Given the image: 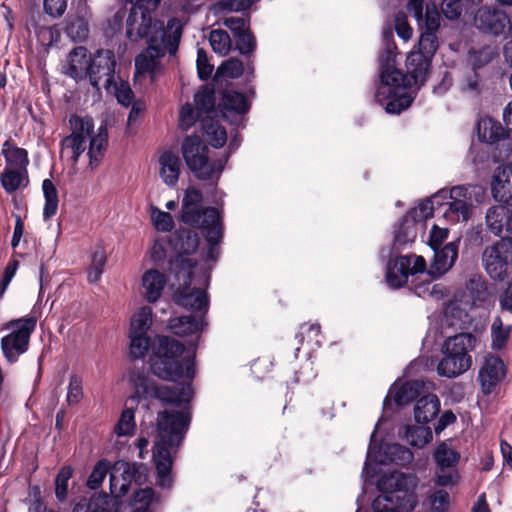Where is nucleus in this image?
<instances>
[{
  "instance_id": "obj_52",
  "label": "nucleus",
  "mask_w": 512,
  "mask_h": 512,
  "mask_svg": "<svg viewBox=\"0 0 512 512\" xmlns=\"http://www.w3.org/2000/svg\"><path fill=\"white\" fill-rule=\"evenodd\" d=\"M73 470L70 466L60 469L55 480V495L59 501H64L68 492V481L72 477Z\"/></svg>"
},
{
  "instance_id": "obj_34",
  "label": "nucleus",
  "mask_w": 512,
  "mask_h": 512,
  "mask_svg": "<svg viewBox=\"0 0 512 512\" xmlns=\"http://www.w3.org/2000/svg\"><path fill=\"white\" fill-rule=\"evenodd\" d=\"M415 221L404 216L401 222L394 229L392 251H399L414 242L417 237Z\"/></svg>"
},
{
  "instance_id": "obj_58",
  "label": "nucleus",
  "mask_w": 512,
  "mask_h": 512,
  "mask_svg": "<svg viewBox=\"0 0 512 512\" xmlns=\"http://www.w3.org/2000/svg\"><path fill=\"white\" fill-rule=\"evenodd\" d=\"M196 64L199 78L201 80L210 78L213 72V65L209 63L207 53L202 48H198L197 50Z\"/></svg>"
},
{
  "instance_id": "obj_40",
  "label": "nucleus",
  "mask_w": 512,
  "mask_h": 512,
  "mask_svg": "<svg viewBox=\"0 0 512 512\" xmlns=\"http://www.w3.org/2000/svg\"><path fill=\"white\" fill-rule=\"evenodd\" d=\"M510 331V326H504L501 317H495L491 325V348L496 351L502 350L507 344Z\"/></svg>"
},
{
  "instance_id": "obj_37",
  "label": "nucleus",
  "mask_w": 512,
  "mask_h": 512,
  "mask_svg": "<svg viewBox=\"0 0 512 512\" xmlns=\"http://www.w3.org/2000/svg\"><path fill=\"white\" fill-rule=\"evenodd\" d=\"M42 190L44 194L45 204L43 207L44 219L53 217L58 210V192L50 179H45L42 182Z\"/></svg>"
},
{
  "instance_id": "obj_60",
  "label": "nucleus",
  "mask_w": 512,
  "mask_h": 512,
  "mask_svg": "<svg viewBox=\"0 0 512 512\" xmlns=\"http://www.w3.org/2000/svg\"><path fill=\"white\" fill-rule=\"evenodd\" d=\"M169 246V239H156L150 249V259L153 263L158 264L163 262L167 257V247Z\"/></svg>"
},
{
  "instance_id": "obj_17",
  "label": "nucleus",
  "mask_w": 512,
  "mask_h": 512,
  "mask_svg": "<svg viewBox=\"0 0 512 512\" xmlns=\"http://www.w3.org/2000/svg\"><path fill=\"white\" fill-rule=\"evenodd\" d=\"M474 26L483 33L507 37L512 31L510 16L496 7L483 6L474 14Z\"/></svg>"
},
{
  "instance_id": "obj_24",
  "label": "nucleus",
  "mask_w": 512,
  "mask_h": 512,
  "mask_svg": "<svg viewBox=\"0 0 512 512\" xmlns=\"http://www.w3.org/2000/svg\"><path fill=\"white\" fill-rule=\"evenodd\" d=\"M433 251L434 257L427 275L432 276V278H440L455 264L458 258V242H449Z\"/></svg>"
},
{
  "instance_id": "obj_54",
  "label": "nucleus",
  "mask_w": 512,
  "mask_h": 512,
  "mask_svg": "<svg viewBox=\"0 0 512 512\" xmlns=\"http://www.w3.org/2000/svg\"><path fill=\"white\" fill-rule=\"evenodd\" d=\"M244 72L243 63L236 58H230L224 61L217 69V74L224 77L235 79L240 77Z\"/></svg>"
},
{
  "instance_id": "obj_31",
  "label": "nucleus",
  "mask_w": 512,
  "mask_h": 512,
  "mask_svg": "<svg viewBox=\"0 0 512 512\" xmlns=\"http://www.w3.org/2000/svg\"><path fill=\"white\" fill-rule=\"evenodd\" d=\"M1 155L4 157L8 169H19L26 171L29 165L28 152L26 149L14 145L10 139L2 145Z\"/></svg>"
},
{
  "instance_id": "obj_44",
  "label": "nucleus",
  "mask_w": 512,
  "mask_h": 512,
  "mask_svg": "<svg viewBox=\"0 0 512 512\" xmlns=\"http://www.w3.org/2000/svg\"><path fill=\"white\" fill-rule=\"evenodd\" d=\"M136 428L135 411L132 408H126L122 411L121 416L114 428L117 436H130Z\"/></svg>"
},
{
  "instance_id": "obj_19",
  "label": "nucleus",
  "mask_w": 512,
  "mask_h": 512,
  "mask_svg": "<svg viewBox=\"0 0 512 512\" xmlns=\"http://www.w3.org/2000/svg\"><path fill=\"white\" fill-rule=\"evenodd\" d=\"M507 368L500 356L487 354L479 368L477 380L484 395L495 393L506 377Z\"/></svg>"
},
{
  "instance_id": "obj_36",
  "label": "nucleus",
  "mask_w": 512,
  "mask_h": 512,
  "mask_svg": "<svg viewBox=\"0 0 512 512\" xmlns=\"http://www.w3.org/2000/svg\"><path fill=\"white\" fill-rule=\"evenodd\" d=\"M0 183L2 188L9 194L17 191L21 187H25L28 183V171L19 169L5 168L0 173Z\"/></svg>"
},
{
  "instance_id": "obj_50",
  "label": "nucleus",
  "mask_w": 512,
  "mask_h": 512,
  "mask_svg": "<svg viewBox=\"0 0 512 512\" xmlns=\"http://www.w3.org/2000/svg\"><path fill=\"white\" fill-rule=\"evenodd\" d=\"M435 210L438 209L434 206L433 201L427 198L421 201L418 207L410 209L405 216L413 219L415 224H417L418 221H423L431 217Z\"/></svg>"
},
{
  "instance_id": "obj_33",
  "label": "nucleus",
  "mask_w": 512,
  "mask_h": 512,
  "mask_svg": "<svg viewBox=\"0 0 512 512\" xmlns=\"http://www.w3.org/2000/svg\"><path fill=\"white\" fill-rule=\"evenodd\" d=\"M398 434L403 440L416 448H423L433 438L431 429L424 425H403L399 428Z\"/></svg>"
},
{
  "instance_id": "obj_53",
  "label": "nucleus",
  "mask_w": 512,
  "mask_h": 512,
  "mask_svg": "<svg viewBox=\"0 0 512 512\" xmlns=\"http://www.w3.org/2000/svg\"><path fill=\"white\" fill-rule=\"evenodd\" d=\"M320 325L319 324H302L299 332L296 334V340L299 344H302L307 338V343L315 346H320Z\"/></svg>"
},
{
  "instance_id": "obj_28",
  "label": "nucleus",
  "mask_w": 512,
  "mask_h": 512,
  "mask_svg": "<svg viewBox=\"0 0 512 512\" xmlns=\"http://www.w3.org/2000/svg\"><path fill=\"white\" fill-rule=\"evenodd\" d=\"M159 166L162 181L169 187H175L182 167L179 156L171 151H165L159 156Z\"/></svg>"
},
{
  "instance_id": "obj_27",
  "label": "nucleus",
  "mask_w": 512,
  "mask_h": 512,
  "mask_svg": "<svg viewBox=\"0 0 512 512\" xmlns=\"http://www.w3.org/2000/svg\"><path fill=\"white\" fill-rule=\"evenodd\" d=\"M166 285V274L157 269L151 268L142 274V295L149 303H156L161 298Z\"/></svg>"
},
{
  "instance_id": "obj_21",
  "label": "nucleus",
  "mask_w": 512,
  "mask_h": 512,
  "mask_svg": "<svg viewBox=\"0 0 512 512\" xmlns=\"http://www.w3.org/2000/svg\"><path fill=\"white\" fill-rule=\"evenodd\" d=\"M470 186L459 185L449 190V202L443 211V216L451 222L467 221L472 213V197Z\"/></svg>"
},
{
  "instance_id": "obj_6",
  "label": "nucleus",
  "mask_w": 512,
  "mask_h": 512,
  "mask_svg": "<svg viewBox=\"0 0 512 512\" xmlns=\"http://www.w3.org/2000/svg\"><path fill=\"white\" fill-rule=\"evenodd\" d=\"M181 152L186 165L200 180H218L228 162L230 153L214 158L208 155V147L199 136L183 139Z\"/></svg>"
},
{
  "instance_id": "obj_57",
  "label": "nucleus",
  "mask_w": 512,
  "mask_h": 512,
  "mask_svg": "<svg viewBox=\"0 0 512 512\" xmlns=\"http://www.w3.org/2000/svg\"><path fill=\"white\" fill-rule=\"evenodd\" d=\"M440 26V14L438 10L432 6H426L425 14L423 15L422 29L425 32H434L438 30Z\"/></svg>"
},
{
  "instance_id": "obj_2",
  "label": "nucleus",
  "mask_w": 512,
  "mask_h": 512,
  "mask_svg": "<svg viewBox=\"0 0 512 512\" xmlns=\"http://www.w3.org/2000/svg\"><path fill=\"white\" fill-rule=\"evenodd\" d=\"M383 49L379 54V84L375 101L388 114H400L408 109L415 93L426 80L432 59L439 47L436 33L422 31L417 50L407 56L408 73L396 67V50L393 30L390 26L382 32Z\"/></svg>"
},
{
  "instance_id": "obj_47",
  "label": "nucleus",
  "mask_w": 512,
  "mask_h": 512,
  "mask_svg": "<svg viewBox=\"0 0 512 512\" xmlns=\"http://www.w3.org/2000/svg\"><path fill=\"white\" fill-rule=\"evenodd\" d=\"M205 117L202 113H200L196 108L186 103L181 107L180 115H179V127L182 130H188L191 128L198 120L202 122V118Z\"/></svg>"
},
{
  "instance_id": "obj_8",
  "label": "nucleus",
  "mask_w": 512,
  "mask_h": 512,
  "mask_svg": "<svg viewBox=\"0 0 512 512\" xmlns=\"http://www.w3.org/2000/svg\"><path fill=\"white\" fill-rule=\"evenodd\" d=\"M200 244L198 234L189 229H179L169 237V247L175 256L169 260V271L176 281L188 279L197 264L192 255Z\"/></svg>"
},
{
  "instance_id": "obj_61",
  "label": "nucleus",
  "mask_w": 512,
  "mask_h": 512,
  "mask_svg": "<svg viewBox=\"0 0 512 512\" xmlns=\"http://www.w3.org/2000/svg\"><path fill=\"white\" fill-rule=\"evenodd\" d=\"M464 0H446L442 5V12L449 20L458 19L464 10Z\"/></svg>"
},
{
  "instance_id": "obj_30",
  "label": "nucleus",
  "mask_w": 512,
  "mask_h": 512,
  "mask_svg": "<svg viewBox=\"0 0 512 512\" xmlns=\"http://www.w3.org/2000/svg\"><path fill=\"white\" fill-rule=\"evenodd\" d=\"M440 411V401L434 394H426L417 399L414 417L417 423L427 424L434 420Z\"/></svg>"
},
{
  "instance_id": "obj_16",
  "label": "nucleus",
  "mask_w": 512,
  "mask_h": 512,
  "mask_svg": "<svg viewBox=\"0 0 512 512\" xmlns=\"http://www.w3.org/2000/svg\"><path fill=\"white\" fill-rule=\"evenodd\" d=\"M460 458V453L447 442H441L436 446L433 459L436 463V484L438 486L447 487L457 483L459 475L455 467Z\"/></svg>"
},
{
  "instance_id": "obj_32",
  "label": "nucleus",
  "mask_w": 512,
  "mask_h": 512,
  "mask_svg": "<svg viewBox=\"0 0 512 512\" xmlns=\"http://www.w3.org/2000/svg\"><path fill=\"white\" fill-rule=\"evenodd\" d=\"M497 183L493 187V197L496 201L512 204V163L504 166L501 173L494 176Z\"/></svg>"
},
{
  "instance_id": "obj_63",
  "label": "nucleus",
  "mask_w": 512,
  "mask_h": 512,
  "mask_svg": "<svg viewBox=\"0 0 512 512\" xmlns=\"http://www.w3.org/2000/svg\"><path fill=\"white\" fill-rule=\"evenodd\" d=\"M448 234L449 230L447 228H441L437 225H434L430 232L428 245L432 250L441 248L443 242L447 239Z\"/></svg>"
},
{
  "instance_id": "obj_45",
  "label": "nucleus",
  "mask_w": 512,
  "mask_h": 512,
  "mask_svg": "<svg viewBox=\"0 0 512 512\" xmlns=\"http://www.w3.org/2000/svg\"><path fill=\"white\" fill-rule=\"evenodd\" d=\"M135 508L133 512H151L150 506L159 499L155 498L154 490L150 487L139 489L134 493Z\"/></svg>"
},
{
  "instance_id": "obj_48",
  "label": "nucleus",
  "mask_w": 512,
  "mask_h": 512,
  "mask_svg": "<svg viewBox=\"0 0 512 512\" xmlns=\"http://www.w3.org/2000/svg\"><path fill=\"white\" fill-rule=\"evenodd\" d=\"M83 398V381L77 374H72L69 377L67 387L66 402L68 405H76Z\"/></svg>"
},
{
  "instance_id": "obj_29",
  "label": "nucleus",
  "mask_w": 512,
  "mask_h": 512,
  "mask_svg": "<svg viewBox=\"0 0 512 512\" xmlns=\"http://www.w3.org/2000/svg\"><path fill=\"white\" fill-rule=\"evenodd\" d=\"M424 382L420 380L407 381L400 386H393L390 388L389 393H393L394 402L397 406H404L409 404L418 397L423 396Z\"/></svg>"
},
{
  "instance_id": "obj_49",
  "label": "nucleus",
  "mask_w": 512,
  "mask_h": 512,
  "mask_svg": "<svg viewBox=\"0 0 512 512\" xmlns=\"http://www.w3.org/2000/svg\"><path fill=\"white\" fill-rule=\"evenodd\" d=\"M235 45L236 49L245 56H249L256 49V40L253 34L250 32L249 28L236 34Z\"/></svg>"
},
{
  "instance_id": "obj_38",
  "label": "nucleus",
  "mask_w": 512,
  "mask_h": 512,
  "mask_svg": "<svg viewBox=\"0 0 512 512\" xmlns=\"http://www.w3.org/2000/svg\"><path fill=\"white\" fill-rule=\"evenodd\" d=\"M466 289L474 303H485L490 298L488 283L482 276H472L466 283Z\"/></svg>"
},
{
  "instance_id": "obj_10",
  "label": "nucleus",
  "mask_w": 512,
  "mask_h": 512,
  "mask_svg": "<svg viewBox=\"0 0 512 512\" xmlns=\"http://www.w3.org/2000/svg\"><path fill=\"white\" fill-rule=\"evenodd\" d=\"M132 4L126 19V36L133 42L150 39L158 29H166L162 21H153L151 11L155 10L161 0H127Z\"/></svg>"
},
{
  "instance_id": "obj_46",
  "label": "nucleus",
  "mask_w": 512,
  "mask_h": 512,
  "mask_svg": "<svg viewBox=\"0 0 512 512\" xmlns=\"http://www.w3.org/2000/svg\"><path fill=\"white\" fill-rule=\"evenodd\" d=\"M88 32L87 22L80 17L70 20L65 27L66 35L74 42L85 40Z\"/></svg>"
},
{
  "instance_id": "obj_39",
  "label": "nucleus",
  "mask_w": 512,
  "mask_h": 512,
  "mask_svg": "<svg viewBox=\"0 0 512 512\" xmlns=\"http://www.w3.org/2000/svg\"><path fill=\"white\" fill-rule=\"evenodd\" d=\"M152 325V308L143 306L132 316L129 334H147Z\"/></svg>"
},
{
  "instance_id": "obj_26",
  "label": "nucleus",
  "mask_w": 512,
  "mask_h": 512,
  "mask_svg": "<svg viewBox=\"0 0 512 512\" xmlns=\"http://www.w3.org/2000/svg\"><path fill=\"white\" fill-rule=\"evenodd\" d=\"M208 326L206 315H184L169 320V330L177 336L200 335Z\"/></svg>"
},
{
  "instance_id": "obj_5",
  "label": "nucleus",
  "mask_w": 512,
  "mask_h": 512,
  "mask_svg": "<svg viewBox=\"0 0 512 512\" xmlns=\"http://www.w3.org/2000/svg\"><path fill=\"white\" fill-rule=\"evenodd\" d=\"M181 36L182 24L177 18L169 19L166 29L155 30L147 41L145 52L135 58V79L149 74L153 81L159 60L167 53L172 56L177 53Z\"/></svg>"
},
{
  "instance_id": "obj_62",
  "label": "nucleus",
  "mask_w": 512,
  "mask_h": 512,
  "mask_svg": "<svg viewBox=\"0 0 512 512\" xmlns=\"http://www.w3.org/2000/svg\"><path fill=\"white\" fill-rule=\"evenodd\" d=\"M43 7L46 14L53 18H59L66 11L67 0H44Z\"/></svg>"
},
{
  "instance_id": "obj_56",
  "label": "nucleus",
  "mask_w": 512,
  "mask_h": 512,
  "mask_svg": "<svg viewBox=\"0 0 512 512\" xmlns=\"http://www.w3.org/2000/svg\"><path fill=\"white\" fill-rule=\"evenodd\" d=\"M433 512H447L450 504V495L445 490H436L429 496Z\"/></svg>"
},
{
  "instance_id": "obj_64",
  "label": "nucleus",
  "mask_w": 512,
  "mask_h": 512,
  "mask_svg": "<svg viewBox=\"0 0 512 512\" xmlns=\"http://www.w3.org/2000/svg\"><path fill=\"white\" fill-rule=\"evenodd\" d=\"M73 512H109L98 500L83 499L75 505Z\"/></svg>"
},
{
  "instance_id": "obj_51",
  "label": "nucleus",
  "mask_w": 512,
  "mask_h": 512,
  "mask_svg": "<svg viewBox=\"0 0 512 512\" xmlns=\"http://www.w3.org/2000/svg\"><path fill=\"white\" fill-rule=\"evenodd\" d=\"M113 91L114 95L119 104L124 107H129L134 100V93L130 87V84L126 81H120L117 83L114 80V84L109 92Z\"/></svg>"
},
{
  "instance_id": "obj_43",
  "label": "nucleus",
  "mask_w": 512,
  "mask_h": 512,
  "mask_svg": "<svg viewBox=\"0 0 512 512\" xmlns=\"http://www.w3.org/2000/svg\"><path fill=\"white\" fill-rule=\"evenodd\" d=\"M111 465L107 459L99 460L87 480V487L96 490L101 487L106 475L110 474Z\"/></svg>"
},
{
  "instance_id": "obj_15",
  "label": "nucleus",
  "mask_w": 512,
  "mask_h": 512,
  "mask_svg": "<svg viewBox=\"0 0 512 512\" xmlns=\"http://www.w3.org/2000/svg\"><path fill=\"white\" fill-rule=\"evenodd\" d=\"M145 466L141 463H129L125 460L116 461L110 470V492L120 498L126 495L132 483L141 485L145 480Z\"/></svg>"
},
{
  "instance_id": "obj_1",
  "label": "nucleus",
  "mask_w": 512,
  "mask_h": 512,
  "mask_svg": "<svg viewBox=\"0 0 512 512\" xmlns=\"http://www.w3.org/2000/svg\"><path fill=\"white\" fill-rule=\"evenodd\" d=\"M129 354L131 358L143 359L152 349L151 369L153 373L167 381L185 378L191 381L195 376L194 357L181 359L185 347L169 336H157L152 343L147 334H129ZM129 383L137 399L159 400L162 404L183 407V411H162L157 415L158 439L153 447V461L157 472V486L170 489L173 485L172 453L182 444L189 429L191 414L186 408L194 392L190 382L176 384L173 388L157 385L144 370H133Z\"/></svg>"
},
{
  "instance_id": "obj_20",
  "label": "nucleus",
  "mask_w": 512,
  "mask_h": 512,
  "mask_svg": "<svg viewBox=\"0 0 512 512\" xmlns=\"http://www.w3.org/2000/svg\"><path fill=\"white\" fill-rule=\"evenodd\" d=\"M193 273L186 279L181 278L178 282L179 287L174 293V302L186 309L199 311L206 315L209 309V298L204 288L191 287Z\"/></svg>"
},
{
  "instance_id": "obj_41",
  "label": "nucleus",
  "mask_w": 512,
  "mask_h": 512,
  "mask_svg": "<svg viewBox=\"0 0 512 512\" xmlns=\"http://www.w3.org/2000/svg\"><path fill=\"white\" fill-rule=\"evenodd\" d=\"M209 43L213 51L220 56H226L232 47L229 34L222 29H215L210 32Z\"/></svg>"
},
{
  "instance_id": "obj_13",
  "label": "nucleus",
  "mask_w": 512,
  "mask_h": 512,
  "mask_svg": "<svg viewBox=\"0 0 512 512\" xmlns=\"http://www.w3.org/2000/svg\"><path fill=\"white\" fill-rule=\"evenodd\" d=\"M378 423L370 437V443L367 450L366 461L362 470V476L366 479L372 478L375 474L374 468L371 464L385 465L394 463L396 465L405 466L412 462L413 453L406 447L397 443H388L377 446L375 434Z\"/></svg>"
},
{
  "instance_id": "obj_23",
  "label": "nucleus",
  "mask_w": 512,
  "mask_h": 512,
  "mask_svg": "<svg viewBox=\"0 0 512 512\" xmlns=\"http://www.w3.org/2000/svg\"><path fill=\"white\" fill-rule=\"evenodd\" d=\"M92 56L84 46L73 48L65 62L62 64V73L75 81H81L88 77Z\"/></svg>"
},
{
  "instance_id": "obj_18",
  "label": "nucleus",
  "mask_w": 512,
  "mask_h": 512,
  "mask_svg": "<svg viewBox=\"0 0 512 512\" xmlns=\"http://www.w3.org/2000/svg\"><path fill=\"white\" fill-rule=\"evenodd\" d=\"M116 60L114 52L111 50H99L92 57L88 77L90 84L100 90L103 86L106 91H110L115 80Z\"/></svg>"
},
{
  "instance_id": "obj_55",
  "label": "nucleus",
  "mask_w": 512,
  "mask_h": 512,
  "mask_svg": "<svg viewBox=\"0 0 512 512\" xmlns=\"http://www.w3.org/2000/svg\"><path fill=\"white\" fill-rule=\"evenodd\" d=\"M153 224L158 231L170 232L174 227L172 215L153 207L151 212Z\"/></svg>"
},
{
  "instance_id": "obj_42",
  "label": "nucleus",
  "mask_w": 512,
  "mask_h": 512,
  "mask_svg": "<svg viewBox=\"0 0 512 512\" xmlns=\"http://www.w3.org/2000/svg\"><path fill=\"white\" fill-rule=\"evenodd\" d=\"M86 150V143L75 137L66 136L61 141V154L67 156L73 164L79 161L80 156Z\"/></svg>"
},
{
  "instance_id": "obj_25",
  "label": "nucleus",
  "mask_w": 512,
  "mask_h": 512,
  "mask_svg": "<svg viewBox=\"0 0 512 512\" xmlns=\"http://www.w3.org/2000/svg\"><path fill=\"white\" fill-rule=\"evenodd\" d=\"M508 205H494L486 212L487 229L495 236H501L503 231L512 234V209Z\"/></svg>"
},
{
  "instance_id": "obj_9",
  "label": "nucleus",
  "mask_w": 512,
  "mask_h": 512,
  "mask_svg": "<svg viewBox=\"0 0 512 512\" xmlns=\"http://www.w3.org/2000/svg\"><path fill=\"white\" fill-rule=\"evenodd\" d=\"M71 128L70 137H75L87 144L89 148L87 155L89 157V166L95 169L101 163L108 144V133L105 127H100L98 133L94 134V121L91 117H81L73 114L69 118Z\"/></svg>"
},
{
  "instance_id": "obj_22",
  "label": "nucleus",
  "mask_w": 512,
  "mask_h": 512,
  "mask_svg": "<svg viewBox=\"0 0 512 512\" xmlns=\"http://www.w3.org/2000/svg\"><path fill=\"white\" fill-rule=\"evenodd\" d=\"M219 109L226 121L231 125L240 126L244 115L250 110V103L244 94L226 90L219 103Z\"/></svg>"
},
{
  "instance_id": "obj_3",
  "label": "nucleus",
  "mask_w": 512,
  "mask_h": 512,
  "mask_svg": "<svg viewBox=\"0 0 512 512\" xmlns=\"http://www.w3.org/2000/svg\"><path fill=\"white\" fill-rule=\"evenodd\" d=\"M179 221L202 231L207 242L206 262H216L220 256V243L224 235L222 210L203 205L200 190L189 187L184 191Z\"/></svg>"
},
{
  "instance_id": "obj_12",
  "label": "nucleus",
  "mask_w": 512,
  "mask_h": 512,
  "mask_svg": "<svg viewBox=\"0 0 512 512\" xmlns=\"http://www.w3.org/2000/svg\"><path fill=\"white\" fill-rule=\"evenodd\" d=\"M195 108L205 117L202 118V133L214 148H221L227 141V131L217 119L210 116L214 112L216 95L213 87H201L194 95Z\"/></svg>"
},
{
  "instance_id": "obj_14",
  "label": "nucleus",
  "mask_w": 512,
  "mask_h": 512,
  "mask_svg": "<svg viewBox=\"0 0 512 512\" xmlns=\"http://www.w3.org/2000/svg\"><path fill=\"white\" fill-rule=\"evenodd\" d=\"M512 260V237H501L482 251L481 263L494 281H504L508 276V267Z\"/></svg>"
},
{
  "instance_id": "obj_59",
  "label": "nucleus",
  "mask_w": 512,
  "mask_h": 512,
  "mask_svg": "<svg viewBox=\"0 0 512 512\" xmlns=\"http://www.w3.org/2000/svg\"><path fill=\"white\" fill-rule=\"evenodd\" d=\"M394 22H395V31H396L398 37H400L404 41H408L409 39H411L412 34H413V29L409 25V23L407 21V17L403 12H398L395 15Z\"/></svg>"
},
{
  "instance_id": "obj_11",
  "label": "nucleus",
  "mask_w": 512,
  "mask_h": 512,
  "mask_svg": "<svg viewBox=\"0 0 512 512\" xmlns=\"http://www.w3.org/2000/svg\"><path fill=\"white\" fill-rule=\"evenodd\" d=\"M37 325V317L28 315L7 322L6 329L10 333L2 337L1 349L9 363H15L19 356L28 350L30 337Z\"/></svg>"
},
{
  "instance_id": "obj_4",
  "label": "nucleus",
  "mask_w": 512,
  "mask_h": 512,
  "mask_svg": "<svg viewBox=\"0 0 512 512\" xmlns=\"http://www.w3.org/2000/svg\"><path fill=\"white\" fill-rule=\"evenodd\" d=\"M427 263L423 256L409 254L397 256L386 265L385 280L392 289H399L408 283L410 289L420 298L443 299L447 295L441 284H432V276L427 275Z\"/></svg>"
},
{
  "instance_id": "obj_7",
  "label": "nucleus",
  "mask_w": 512,
  "mask_h": 512,
  "mask_svg": "<svg viewBox=\"0 0 512 512\" xmlns=\"http://www.w3.org/2000/svg\"><path fill=\"white\" fill-rule=\"evenodd\" d=\"M477 338L472 333H459L447 338L442 346V359L437 365V373L446 378H456L472 366L469 354L476 347Z\"/></svg>"
},
{
  "instance_id": "obj_35",
  "label": "nucleus",
  "mask_w": 512,
  "mask_h": 512,
  "mask_svg": "<svg viewBox=\"0 0 512 512\" xmlns=\"http://www.w3.org/2000/svg\"><path fill=\"white\" fill-rule=\"evenodd\" d=\"M477 134L481 142L496 143L505 136L502 125L491 117L480 118L477 122Z\"/></svg>"
}]
</instances>
